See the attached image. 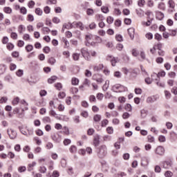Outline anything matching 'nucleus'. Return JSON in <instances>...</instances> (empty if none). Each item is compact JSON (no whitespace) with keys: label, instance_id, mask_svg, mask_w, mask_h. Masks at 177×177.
<instances>
[{"label":"nucleus","instance_id":"nucleus-1","mask_svg":"<svg viewBox=\"0 0 177 177\" xmlns=\"http://www.w3.org/2000/svg\"><path fill=\"white\" fill-rule=\"evenodd\" d=\"M126 90H127V87L121 84H115L112 87V91H113V92H116L117 93H121V92H125Z\"/></svg>","mask_w":177,"mask_h":177},{"label":"nucleus","instance_id":"nucleus-2","mask_svg":"<svg viewBox=\"0 0 177 177\" xmlns=\"http://www.w3.org/2000/svg\"><path fill=\"white\" fill-rule=\"evenodd\" d=\"M106 154H107V147L105 145H102L100 147L97 156L100 158H103V157H105Z\"/></svg>","mask_w":177,"mask_h":177},{"label":"nucleus","instance_id":"nucleus-3","mask_svg":"<svg viewBox=\"0 0 177 177\" xmlns=\"http://www.w3.org/2000/svg\"><path fill=\"white\" fill-rule=\"evenodd\" d=\"M146 15L148 16V20L147 21H142V24L144 27H149V26H151V21L153 20V13L150 12H147Z\"/></svg>","mask_w":177,"mask_h":177},{"label":"nucleus","instance_id":"nucleus-4","mask_svg":"<svg viewBox=\"0 0 177 177\" xmlns=\"http://www.w3.org/2000/svg\"><path fill=\"white\" fill-rule=\"evenodd\" d=\"M7 133L10 138V139H16L17 138V132L15 131V129L8 128L7 129Z\"/></svg>","mask_w":177,"mask_h":177},{"label":"nucleus","instance_id":"nucleus-5","mask_svg":"<svg viewBox=\"0 0 177 177\" xmlns=\"http://www.w3.org/2000/svg\"><path fill=\"white\" fill-rule=\"evenodd\" d=\"M155 153L157 156H164L165 154V149L162 146H158L155 149Z\"/></svg>","mask_w":177,"mask_h":177},{"label":"nucleus","instance_id":"nucleus-6","mask_svg":"<svg viewBox=\"0 0 177 177\" xmlns=\"http://www.w3.org/2000/svg\"><path fill=\"white\" fill-rule=\"evenodd\" d=\"M81 52H82V55L83 57H84V59L86 60H91V54L88 51V49L82 48L81 50Z\"/></svg>","mask_w":177,"mask_h":177},{"label":"nucleus","instance_id":"nucleus-7","mask_svg":"<svg viewBox=\"0 0 177 177\" xmlns=\"http://www.w3.org/2000/svg\"><path fill=\"white\" fill-rule=\"evenodd\" d=\"M72 27H76V28H80L82 31H84V24L82 22L79 21V22H73L72 24Z\"/></svg>","mask_w":177,"mask_h":177},{"label":"nucleus","instance_id":"nucleus-8","mask_svg":"<svg viewBox=\"0 0 177 177\" xmlns=\"http://www.w3.org/2000/svg\"><path fill=\"white\" fill-rule=\"evenodd\" d=\"M127 32H128L131 39H133V38H135V28H129L127 30Z\"/></svg>","mask_w":177,"mask_h":177},{"label":"nucleus","instance_id":"nucleus-9","mask_svg":"<svg viewBox=\"0 0 177 177\" xmlns=\"http://www.w3.org/2000/svg\"><path fill=\"white\" fill-rule=\"evenodd\" d=\"M93 80H96L98 84H102L103 82V78L102 77V75L99 74H95L93 76Z\"/></svg>","mask_w":177,"mask_h":177},{"label":"nucleus","instance_id":"nucleus-10","mask_svg":"<svg viewBox=\"0 0 177 177\" xmlns=\"http://www.w3.org/2000/svg\"><path fill=\"white\" fill-rule=\"evenodd\" d=\"M51 138L53 140H54V142H57V143H59L62 140V136L57 133L53 134Z\"/></svg>","mask_w":177,"mask_h":177},{"label":"nucleus","instance_id":"nucleus-11","mask_svg":"<svg viewBox=\"0 0 177 177\" xmlns=\"http://www.w3.org/2000/svg\"><path fill=\"white\" fill-rule=\"evenodd\" d=\"M104 66L102 64H100L98 65H94L93 66V71H100L101 70H103Z\"/></svg>","mask_w":177,"mask_h":177},{"label":"nucleus","instance_id":"nucleus-12","mask_svg":"<svg viewBox=\"0 0 177 177\" xmlns=\"http://www.w3.org/2000/svg\"><path fill=\"white\" fill-rule=\"evenodd\" d=\"M157 99H158V97H157V95H152L147 98V103H153V102H156Z\"/></svg>","mask_w":177,"mask_h":177},{"label":"nucleus","instance_id":"nucleus-13","mask_svg":"<svg viewBox=\"0 0 177 177\" xmlns=\"http://www.w3.org/2000/svg\"><path fill=\"white\" fill-rule=\"evenodd\" d=\"M120 59L118 57H113L111 59V64L113 67H115L117 65V63H119Z\"/></svg>","mask_w":177,"mask_h":177},{"label":"nucleus","instance_id":"nucleus-14","mask_svg":"<svg viewBox=\"0 0 177 177\" xmlns=\"http://www.w3.org/2000/svg\"><path fill=\"white\" fill-rule=\"evenodd\" d=\"M100 143V137L99 136H95L94 137V140H93V145L94 146H99Z\"/></svg>","mask_w":177,"mask_h":177},{"label":"nucleus","instance_id":"nucleus-15","mask_svg":"<svg viewBox=\"0 0 177 177\" xmlns=\"http://www.w3.org/2000/svg\"><path fill=\"white\" fill-rule=\"evenodd\" d=\"M156 19L158 20H162L164 19V13L160 11L156 12Z\"/></svg>","mask_w":177,"mask_h":177},{"label":"nucleus","instance_id":"nucleus-16","mask_svg":"<svg viewBox=\"0 0 177 177\" xmlns=\"http://www.w3.org/2000/svg\"><path fill=\"white\" fill-rule=\"evenodd\" d=\"M102 120V115H99V114H96L93 116V121L95 122H100V121H101Z\"/></svg>","mask_w":177,"mask_h":177},{"label":"nucleus","instance_id":"nucleus-17","mask_svg":"<svg viewBox=\"0 0 177 177\" xmlns=\"http://www.w3.org/2000/svg\"><path fill=\"white\" fill-rule=\"evenodd\" d=\"M71 84L75 86L78 85L80 84V80L77 77H73L71 79Z\"/></svg>","mask_w":177,"mask_h":177},{"label":"nucleus","instance_id":"nucleus-18","mask_svg":"<svg viewBox=\"0 0 177 177\" xmlns=\"http://www.w3.org/2000/svg\"><path fill=\"white\" fill-rule=\"evenodd\" d=\"M37 165V162H32V163H30L28 166V171H31L32 169H34V167Z\"/></svg>","mask_w":177,"mask_h":177},{"label":"nucleus","instance_id":"nucleus-19","mask_svg":"<svg viewBox=\"0 0 177 177\" xmlns=\"http://www.w3.org/2000/svg\"><path fill=\"white\" fill-rule=\"evenodd\" d=\"M92 39H93V36L92 35H86V40L88 44H92Z\"/></svg>","mask_w":177,"mask_h":177},{"label":"nucleus","instance_id":"nucleus-20","mask_svg":"<svg viewBox=\"0 0 177 177\" xmlns=\"http://www.w3.org/2000/svg\"><path fill=\"white\" fill-rule=\"evenodd\" d=\"M167 3H168L169 8H170V9L175 8V1H174L173 0H169Z\"/></svg>","mask_w":177,"mask_h":177},{"label":"nucleus","instance_id":"nucleus-21","mask_svg":"<svg viewBox=\"0 0 177 177\" xmlns=\"http://www.w3.org/2000/svg\"><path fill=\"white\" fill-rule=\"evenodd\" d=\"M35 12L37 15V16H42V15H44V11H42V9L39 8H36Z\"/></svg>","mask_w":177,"mask_h":177},{"label":"nucleus","instance_id":"nucleus-22","mask_svg":"<svg viewBox=\"0 0 177 177\" xmlns=\"http://www.w3.org/2000/svg\"><path fill=\"white\" fill-rule=\"evenodd\" d=\"M72 57H73V60H75V62L80 60V53H74L72 55Z\"/></svg>","mask_w":177,"mask_h":177},{"label":"nucleus","instance_id":"nucleus-23","mask_svg":"<svg viewBox=\"0 0 177 177\" xmlns=\"http://www.w3.org/2000/svg\"><path fill=\"white\" fill-rule=\"evenodd\" d=\"M165 75H166L165 71H162L159 72L158 74L154 73L153 75H156L158 77V78H160V77H165ZM153 75H152V77H153Z\"/></svg>","mask_w":177,"mask_h":177},{"label":"nucleus","instance_id":"nucleus-24","mask_svg":"<svg viewBox=\"0 0 177 177\" xmlns=\"http://www.w3.org/2000/svg\"><path fill=\"white\" fill-rule=\"evenodd\" d=\"M109 85H110V81L106 80L102 87L103 91H107V89H109Z\"/></svg>","mask_w":177,"mask_h":177},{"label":"nucleus","instance_id":"nucleus-25","mask_svg":"<svg viewBox=\"0 0 177 177\" xmlns=\"http://www.w3.org/2000/svg\"><path fill=\"white\" fill-rule=\"evenodd\" d=\"M56 80H57V77L52 76L51 77H50L48 80V84H53V82H55V81H56Z\"/></svg>","mask_w":177,"mask_h":177},{"label":"nucleus","instance_id":"nucleus-26","mask_svg":"<svg viewBox=\"0 0 177 177\" xmlns=\"http://www.w3.org/2000/svg\"><path fill=\"white\" fill-rule=\"evenodd\" d=\"M171 165H172V164H171V162H169V161H165V162H163V167H164V168L168 169V168H169Z\"/></svg>","mask_w":177,"mask_h":177},{"label":"nucleus","instance_id":"nucleus-27","mask_svg":"<svg viewBox=\"0 0 177 177\" xmlns=\"http://www.w3.org/2000/svg\"><path fill=\"white\" fill-rule=\"evenodd\" d=\"M115 39L116 41H118V42H122V41H124V38L122 37V35L119 34L115 35Z\"/></svg>","mask_w":177,"mask_h":177},{"label":"nucleus","instance_id":"nucleus-28","mask_svg":"<svg viewBox=\"0 0 177 177\" xmlns=\"http://www.w3.org/2000/svg\"><path fill=\"white\" fill-rule=\"evenodd\" d=\"M62 55L64 56L65 59L70 58V51L68 50L63 51Z\"/></svg>","mask_w":177,"mask_h":177},{"label":"nucleus","instance_id":"nucleus-29","mask_svg":"<svg viewBox=\"0 0 177 177\" xmlns=\"http://www.w3.org/2000/svg\"><path fill=\"white\" fill-rule=\"evenodd\" d=\"M6 48L8 50H13V49L15 48V45H13V44H12V43H8Z\"/></svg>","mask_w":177,"mask_h":177},{"label":"nucleus","instance_id":"nucleus-30","mask_svg":"<svg viewBox=\"0 0 177 177\" xmlns=\"http://www.w3.org/2000/svg\"><path fill=\"white\" fill-rule=\"evenodd\" d=\"M154 38L156 39V41H161L162 39V36L158 33H156L154 35Z\"/></svg>","mask_w":177,"mask_h":177},{"label":"nucleus","instance_id":"nucleus-31","mask_svg":"<svg viewBox=\"0 0 177 177\" xmlns=\"http://www.w3.org/2000/svg\"><path fill=\"white\" fill-rule=\"evenodd\" d=\"M6 71V66L5 65H0V75L3 74Z\"/></svg>","mask_w":177,"mask_h":177},{"label":"nucleus","instance_id":"nucleus-32","mask_svg":"<svg viewBox=\"0 0 177 177\" xmlns=\"http://www.w3.org/2000/svg\"><path fill=\"white\" fill-rule=\"evenodd\" d=\"M33 140L37 145H38V146L41 145V144L42 143V141H41V140H39V138L38 137H35L33 138Z\"/></svg>","mask_w":177,"mask_h":177},{"label":"nucleus","instance_id":"nucleus-33","mask_svg":"<svg viewBox=\"0 0 177 177\" xmlns=\"http://www.w3.org/2000/svg\"><path fill=\"white\" fill-rule=\"evenodd\" d=\"M44 12L46 13V15H49V13H50V7L45 6L44 8Z\"/></svg>","mask_w":177,"mask_h":177},{"label":"nucleus","instance_id":"nucleus-34","mask_svg":"<svg viewBox=\"0 0 177 177\" xmlns=\"http://www.w3.org/2000/svg\"><path fill=\"white\" fill-rule=\"evenodd\" d=\"M52 21L55 24H59V23H60V19L57 17H54L52 19Z\"/></svg>","mask_w":177,"mask_h":177},{"label":"nucleus","instance_id":"nucleus-35","mask_svg":"<svg viewBox=\"0 0 177 177\" xmlns=\"http://www.w3.org/2000/svg\"><path fill=\"white\" fill-rule=\"evenodd\" d=\"M32 49H34V46H32V45H31V44H28L26 46V50L27 52H31V50H32Z\"/></svg>","mask_w":177,"mask_h":177},{"label":"nucleus","instance_id":"nucleus-36","mask_svg":"<svg viewBox=\"0 0 177 177\" xmlns=\"http://www.w3.org/2000/svg\"><path fill=\"white\" fill-rule=\"evenodd\" d=\"M70 26H73V24H64L62 26V31L64 32V30H68L70 28Z\"/></svg>","mask_w":177,"mask_h":177},{"label":"nucleus","instance_id":"nucleus-37","mask_svg":"<svg viewBox=\"0 0 177 177\" xmlns=\"http://www.w3.org/2000/svg\"><path fill=\"white\" fill-rule=\"evenodd\" d=\"M1 42L3 44V45H6V44L9 42V38L8 37H3Z\"/></svg>","mask_w":177,"mask_h":177},{"label":"nucleus","instance_id":"nucleus-38","mask_svg":"<svg viewBox=\"0 0 177 177\" xmlns=\"http://www.w3.org/2000/svg\"><path fill=\"white\" fill-rule=\"evenodd\" d=\"M101 10L103 13H109V7H107V6H102L101 8Z\"/></svg>","mask_w":177,"mask_h":177},{"label":"nucleus","instance_id":"nucleus-39","mask_svg":"<svg viewBox=\"0 0 177 177\" xmlns=\"http://www.w3.org/2000/svg\"><path fill=\"white\" fill-rule=\"evenodd\" d=\"M123 120H127L128 118H129V117H131V115H129V113L127 112H124L122 115Z\"/></svg>","mask_w":177,"mask_h":177},{"label":"nucleus","instance_id":"nucleus-40","mask_svg":"<svg viewBox=\"0 0 177 177\" xmlns=\"http://www.w3.org/2000/svg\"><path fill=\"white\" fill-rule=\"evenodd\" d=\"M145 3H146V1L145 0H138V5L140 8H142V6H145Z\"/></svg>","mask_w":177,"mask_h":177},{"label":"nucleus","instance_id":"nucleus-41","mask_svg":"<svg viewBox=\"0 0 177 177\" xmlns=\"http://www.w3.org/2000/svg\"><path fill=\"white\" fill-rule=\"evenodd\" d=\"M158 8L161 10H165V4L164 3H160L158 4Z\"/></svg>","mask_w":177,"mask_h":177},{"label":"nucleus","instance_id":"nucleus-42","mask_svg":"<svg viewBox=\"0 0 177 177\" xmlns=\"http://www.w3.org/2000/svg\"><path fill=\"white\" fill-rule=\"evenodd\" d=\"M69 151L71 153H75L77 151V147L74 145L71 146Z\"/></svg>","mask_w":177,"mask_h":177},{"label":"nucleus","instance_id":"nucleus-43","mask_svg":"<svg viewBox=\"0 0 177 177\" xmlns=\"http://www.w3.org/2000/svg\"><path fill=\"white\" fill-rule=\"evenodd\" d=\"M27 20H28V21H30V22L33 21H34V15H32L31 14L28 15Z\"/></svg>","mask_w":177,"mask_h":177},{"label":"nucleus","instance_id":"nucleus-44","mask_svg":"<svg viewBox=\"0 0 177 177\" xmlns=\"http://www.w3.org/2000/svg\"><path fill=\"white\" fill-rule=\"evenodd\" d=\"M113 75L116 78H121L122 74H121V72L120 71H115L114 72Z\"/></svg>","mask_w":177,"mask_h":177},{"label":"nucleus","instance_id":"nucleus-45","mask_svg":"<svg viewBox=\"0 0 177 177\" xmlns=\"http://www.w3.org/2000/svg\"><path fill=\"white\" fill-rule=\"evenodd\" d=\"M20 13L22 15H27V9L25 7H21L20 8Z\"/></svg>","mask_w":177,"mask_h":177},{"label":"nucleus","instance_id":"nucleus-46","mask_svg":"<svg viewBox=\"0 0 177 177\" xmlns=\"http://www.w3.org/2000/svg\"><path fill=\"white\" fill-rule=\"evenodd\" d=\"M58 97L59 99H64V97H66V93L64 92H60L58 94Z\"/></svg>","mask_w":177,"mask_h":177},{"label":"nucleus","instance_id":"nucleus-47","mask_svg":"<svg viewBox=\"0 0 177 177\" xmlns=\"http://www.w3.org/2000/svg\"><path fill=\"white\" fill-rule=\"evenodd\" d=\"M17 33L12 32L10 34V37L12 38V39H17Z\"/></svg>","mask_w":177,"mask_h":177},{"label":"nucleus","instance_id":"nucleus-48","mask_svg":"<svg viewBox=\"0 0 177 177\" xmlns=\"http://www.w3.org/2000/svg\"><path fill=\"white\" fill-rule=\"evenodd\" d=\"M23 39H24V41H30V39H31V38L30 37V35L24 34L23 36Z\"/></svg>","mask_w":177,"mask_h":177},{"label":"nucleus","instance_id":"nucleus-49","mask_svg":"<svg viewBox=\"0 0 177 177\" xmlns=\"http://www.w3.org/2000/svg\"><path fill=\"white\" fill-rule=\"evenodd\" d=\"M109 124V121L107 119H104L101 122V126L102 127H106Z\"/></svg>","mask_w":177,"mask_h":177},{"label":"nucleus","instance_id":"nucleus-50","mask_svg":"<svg viewBox=\"0 0 177 177\" xmlns=\"http://www.w3.org/2000/svg\"><path fill=\"white\" fill-rule=\"evenodd\" d=\"M147 139H148V142H149V143L154 142V137L153 136L149 135L147 136Z\"/></svg>","mask_w":177,"mask_h":177},{"label":"nucleus","instance_id":"nucleus-51","mask_svg":"<svg viewBox=\"0 0 177 177\" xmlns=\"http://www.w3.org/2000/svg\"><path fill=\"white\" fill-rule=\"evenodd\" d=\"M158 140H159V142H162V143H164V142H165V140H166L165 136H160L158 137Z\"/></svg>","mask_w":177,"mask_h":177},{"label":"nucleus","instance_id":"nucleus-52","mask_svg":"<svg viewBox=\"0 0 177 177\" xmlns=\"http://www.w3.org/2000/svg\"><path fill=\"white\" fill-rule=\"evenodd\" d=\"M48 63L51 65H53L55 64V63H56V59L54 58V57H50L49 59H48Z\"/></svg>","mask_w":177,"mask_h":177},{"label":"nucleus","instance_id":"nucleus-53","mask_svg":"<svg viewBox=\"0 0 177 177\" xmlns=\"http://www.w3.org/2000/svg\"><path fill=\"white\" fill-rule=\"evenodd\" d=\"M125 110H127V111H132V106H131L130 104H127L125 106Z\"/></svg>","mask_w":177,"mask_h":177},{"label":"nucleus","instance_id":"nucleus-54","mask_svg":"<svg viewBox=\"0 0 177 177\" xmlns=\"http://www.w3.org/2000/svg\"><path fill=\"white\" fill-rule=\"evenodd\" d=\"M106 21L109 24H111L113 21H114V18H113L112 17H108L106 19Z\"/></svg>","mask_w":177,"mask_h":177},{"label":"nucleus","instance_id":"nucleus-55","mask_svg":"<svg viewBox=\"0 0 177 177\" xmlns=\"http://www.w3.org/2000/svg\"><path fill=\"white\" fill-rule=\"evenodd\" d=\"M16 74L17 75V77H21L24 74V71L21 69H19L17 72Z\"/></svg>","mask_w":177,"mask_h":177},{"label":"nucleus","instance_id":"nucleus-56","mask_svg":"<svg viewBox=\"0 0 177 177\" xmlns=\"http://www.w3.org/2000/svg\"><path fill=\"white\" fill-rule=\"evenodd\" d=\"M116 49H118V50H122V49H124V45L122 44H118L116 46Z\"/></svg>","mask_w":177,"mask_h":177},{"label":"nucleus","instance_id":"nucleus-57","mask_svg":"<svg viewBox=\"0 0 177 177\" xmlns=\"http://www.w3.org/2000/svg\"><path fill=\"white\" fill-rule=\"evenodd\" d=\"M168 76L169 78H175V77H176V73L175 72H169Z\"/></svg>","mask_w":177,"mask_h":177},{"label":"nucleus","instance_id":"nucleus-58","mask_svg":"<svg viewBox=\"0 0 177 177\" xmlns=\"http://www.w3.org/2000/svg\"><path fill=\"white\" fill-rule=\"evenodd\" d=\"M145 37L147 39H151L153 38V33L151 32H148L145 35Z\"/></svg>","mask_w":177,"mask_h":177},{"label":"nucleus","instance_id":"nucleus-59","mask_svg":"<svg viewBox=\"0 0 177 177\" xmlns=\"http://www.w3.org/2000/svg\"><path fill=\"white\" fill-rule=\"evenodd\" d=\"M103 97H104V95H103V94L102 93H97V99L98 100H103Z\"/></svg>","mask_w":177,"mask_h":177},{"label":"nucleus","instance_id":"nucleus-60","mask_svg":"<svg viewBox=\"0 0 177 177\" xmlns=\"http://www.w3.org/2000/svg\"><path fill=\"white\" fill-rule=\"evenodd\" d=\"M165 95L167 99H169L171 97V93L168 91H165Z\"/></svg>","mask_w":177,"mask_h":177},{"label":"nucleus","instance_id":"nucleus-61","mask_svg":"<svg viewBox=\"0 0 177 177\" xmlns=\"http://www.w3.org/2000/svg\"><path fill=\"white\" fill-rule=\"evenodd\" d=\"M106 131H107L108 133L111 134L114 132V129H113V127H107Z\"/></svg>","mask_w":177,"mask_h":177},{"label":"nucleus","instance_id":"nucleus-62","mask_svg":"<svg viewBox=\"0 0 177 177\" xmlns=\"http://www.w3.org/2000/svg\"><path fill=\"white\" fill-rule=\"evenodd\" d=\"M52 176H53V177H59V176H60V174H59V171L55 170V171L53 172Z\"/></svg>","mask_w":177,"mask_h":177},{"label":"nucleus","instance_id":"nucleus-63","mask_svg":"<svg viewBox=\"0 0 177 177\" xmlns=\"http://www.w3.org/2000/svg\"><path fill=\"white\" fill-rule=\"evenodd\" d=\"M4 12H5V13L10 14L12 12V8H10L9 7H6V8H4Z\"/></svg>","mask_w":177,"mask_h":177},{"label":"nucleus","instance_id":"nucleus-64","mask_svg":"<svg viewBox=\"0 0 177 177\" xmlns=\"http://www.w3.org/2000/svg\"><path fill=\"white\" fill-rule=\"evenodd\" d=\"M173 175L172 172L167 171L165 173V177H171Z\"/></svg>","mask_w":177,"mask_h":177}]
</instances>
